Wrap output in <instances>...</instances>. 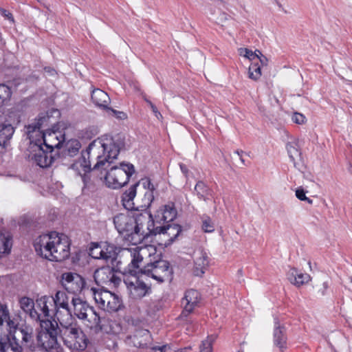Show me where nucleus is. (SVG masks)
<instances>
[{
    "mask_svg": "<svg viewBox=\"0 0 352 352\" xmlns=\"http://www.w3.org/2000/svg\"><path fill=\"white\" fill-rule=\"evenodd\" d=\"M124 144V139L120 135H102L89 144L71 168L78 175L83 176L90 170L91 164H94V168H98L105 163L111 164L117 158Z\"/></svg>",
    "mask_w": 352,
    "mask_h": 352,
    "instance_id": "f257e3e1",
    "label": "nucleus"
},
{
    "mask_svg": "<svg viewBox=\"0 0 352 352\" xmlns=\"http://www.w3.org/2000/svg\"><path fill=\"white\" fill-rule=\"evenodd\" d=\"M113 217V224L120 234L133 245L148 237L153 228L151 215L147 211L129 210Z\"/></svg>",
    "mask_w": 352,
    "mask_h": 352,
    "instance_id": "f03ea898",
    "label": "nucleus"
},
{
    "mask_svg": "<svg viewBox=\"0 0 352 352\" xmlns=\"http://www.w3.org/2000/svg\"><path fill=\"white\" fill-rule=\"evenodd\" d=\"M70 245L67 235L56 232L40 235L34 241L35 251L39 256L56 262L69 257Z\"/></svg>",
    "mask_w": 352,
    "mask_h": 352,
    "instance_id": "7ed1b4c3",
    "label": "nucleus"
},
{
    "mask_svg": "<svg viewBox=\"0 0 352 352\" xmlns=\"http://www.w3.org/2000/svg\"><path fill=\"white\" fill-rule=\"evenodd\" d=\"M154 186L148 178L141 179L123 193V206L127 210L146 211L154 199Z\"/></svg>",
    "mask_w": 352,
    "mask_h": 352,
    "instance_id": "20e7f679",
    "label": "nucleus"
},
{
    "mask_svg": "<svg viewBox=\"0 0 352 352\" xmlns=\"http://www.w3.org/2000/svg\"><path fill=\"white\" fill-rule=\"evenodd\" d=\"M10 334L9 342L0 338V352H22L23 348L32 349L34 346L33 329L27 325H21V328L15 327L12 322H10Z\"/></svg>",
    "mask_w": 352,
    "mask_h": 352,
    "instance_id": "39448f33",
    "label": "nucleus"
},
{
    "mask_svg": "<svg viewBox=\"0 0 352 352\" xmlns=\"http://www.w3.org/2000/svg\"><path fill=\"white\" fill-rule=\"evenodd\" d=\"M60 332L64 344L70 349L83 351L87 346L88 340L76 322L67 320V324L60 323Z\"/></svg>",
    "mask_w": 352,
    "mask_h": 352,
    "instance_id": "423d86ee",
    "label": "nucleus"
},
{
    "mask_svg": "<svg viewBox=\"0 0 352 352\" xmlns=\"http://www.w3.org/2000/svg\"><path fill=\"white\" fill-rule=\"evenodd\" d=\"M39 322L41 330L37 336L38 344L47 351L60 352L57 340L58 329L56 322L48 319H43Z\"/></svg>",
    "mask_w": 352,
    "mask_h": 352,
    "instance_id": "0eeeda50",
    "label": "nucleus"
},
{
    "mask_svg": "<svg viewBox=\"0 0 352 352\" xmlns=\"http://www.w3.org/2000/svg\"><path fill=\"white\" fill-rule=\"evenodd\" d=\"M134 172V166L131 164L122 163L119 166H112L105 175V184L109 188H120L127 184Z\"/></svg>",
    "mask_w": 352,
    "mask_h": 352,
    "instance_id": "6e6552de",
    "label": "nucleus"
},
{
    "mask_svg": "<svg viewBox=\"0 0 352 352\" xmlns=\"http://www.w3.org/2000/svg\"><path fill=\"white\" fill-rule=\"evenodd\" d=\"M60 113L58 109H52L45 113L40 114L38 118L28 126V133L30 140H34L35 135L38 131L49 129L48 128L55 129L58 126V120Z\"/></svg>",
    "mask_w": 352,
    "mask_h": 352,
    "instance_id": "1a4fd4ad",
    "label": "nucleus"
},
{
    "mask_svg": "<svg viewBox=\"0 0 352 352\" xmlns=\"http://www.w3.org/2000/svg\"><path fill=\"white\" fill-rule=\"evenodd\" d=\"M71 302L73 306L74 314L79 320H82L85 326L89 329L98 327L99 315L92 307L77 297H73Z\"/></svg>",
    "mask_w": 352,
    "mask_h": 352,
    "instance_id": "9d476101",
    "label": "nucleus"
},
{
    "mask_svg": "<svg viewBox=\"0 0 352 352\" xmlns=\"http://www.w3.org/2000/svg\"><path fill=\"white\" fill-rule=\"evenodd\" d=\"M126 252L132 257L131 264L129 265V267L132 268L129 270L131 273L135 272L136 269L141 270L142 263H144L146 265H147L148 263H153V261L157 256L156 255V248L152 245L131 248L126 249Z\"/></svg>",
    "mask_w": 352,
    "mask_h": 352,
    "instance_id": "9b49d317",
    "label": "nucleus"
},
{
    "mask_svg": "<svg viewBox=\"0 0 352 352\" xmlns=\"http://www.w3.org/2000/svg\"><path fill=\"white\" fill-rule=\"evenodd\" d=\"M91 292L96 303L104 311L116 312L123 307L122 299L114 293L94 288H91Z\"/></svg>",
    "mask_w": 352,
    "mask_h": 352,
    "instance_id": "f8f14e48",
    "label": "nucleus"
},
{
    "mask_svg": "<svg viewBox=\"0 0 352 352\" xmlns=\"http://www.w3.org/2000/svg\"><path fill=\"white\" fill-rule=\"evenodd\" d=\"M64 141L65 135L58 127L38 131L34 140H30L31 143L41 144L50 151H53L54 148H58Z\"/></svg>",
    "mask_w": 352,
    "mask_h": 352,
    "instance_id": "ddd939ff",
    "label": "nucleus"
},
{
    "mask_svg": "<svg viewBox=\"0 0 352 352\" xmlns=\"http://www.w3.org/2000/svg\"><path fill=\"white\" fill-rule=\"evenodd\" d=\"M54 306V316L59 323L67 324V320H74L72 311L69 308V298L64 291H57L52 296Z\"/></svg>",
    "mask_w": 352,
    "mask_h": 352,
    "instance_id": "4468645a",
    "label": "nucleus"
},
{
    "mask_svg": "<svg viewBox=\"0 0 352 352\" xmlns=\"http://www.w3.org/2000/svg\"><path fill=\"white\" fill-rule=\"evenodd\" d=\"M142 278V276L139 277L131 274L124 280L129 295L133 299H141L151 292L150 286L144 283Z\"/></svg>",
    "mask_w": 352,
    "mask_h": 352,
    "instance_id": "2eb2a0df",
    "label": "nucleus"
},
{
    "mask_svg": "<svg viewBox=\"0 0 352 352\" xmlns=\"http://www.w3.org/2000/svg\"><path fill=\"white\" fill-rule=\"evenodd\" d=\"M142 274L158 282H163L166 278H168L170 274L169 264L166 261L158 260L153 263H148L147 265L141 268Z\"/></svg>",
    "mask_w": 352,
    "mask_h": 352,
    "instance_id": "dca6fc26",
    "label": "nucleus"
},
{
    "mask_svg": "<svg viewBox=\"0 0 352 352\" xmlns=\"http://www.w3.org/2000/svg\"><path fill=\"white\" fill-rule=\"evenodd\" d=\"M61 285L69 294H80L85 287L84 278L77 273L65 272L60 278Z\"/></svg>",
    "mask_w": 352,
    "mask_h": 352,
    "instance_id": "f3484780",
    "label": "nucleus"
},
{
    "mask_svg": "<svg viewBox=\"0 0 352 352\" xmlns=\"http://www.w3.org/2000/svg\"><path fill=\"white\" fill-rule=\"evenodd\" d=\"M94 280L98 285H107L110 287H116L121 283V279L110 267H104L96 270Z\"/></svg>",
    "mask_w": 352,
    "mask_h": 352,
    "instance_id": "a211bd4d",
    "label": "nucleus"
},
{
    "mask_svg": "<svg viewBox=\"0 0 352 352\" xmlns=\"http://www.w3.org/2000/svg\"><path fill=\"white\" fill-rule=\"evenodd\" d=\"M200 299V294L197 290L192 289L187 290L182 300L183 310L179 318L182 320H186L189 314L198 306Z\"/></svg>",
    "mask_w": 352,
    "mask_h": 352,
    "instance_id": "6ab92c4d",
    "label": "nucleus"
},
{
    "mask_svg": "<svg viewBox=\"0 0 352 352\" xmlns=\"http://www.w3.org/2000/svg\"><path fill=\"white\" fill-rule=\"evenodd\" d=\"M116 251L113 245L107 243H93L89 249V255L95 259L106 261L115 258Z\"/></svg>",
    "mask_w": 352,
    "mask_h": 352,
    "instance_id": "aec40b11",
    "label": "nucleus"
},
{
    "mask_svg": "<svg viewBox=\"0 0 352 352\" xmlns=\"http://www.w3.org/2000/svg\"><path fill=\"white\" fill-rule=\"evenodd\" d=\"M151 335L146 329L137 330L133 335L126 338V343L138 348L148 347L151 343Z\"/></svg>",
    "mask_w": 352,
    "mask_h": 352,
    "instance_id": "412c9836",
    "label": "nucleus"
},
{
    "mask_svg": "<svg viewBox=\"0 0 352 352\" xmlns=\"http://www.w3.org/2000/svg\"><path fill=\"white\" fill-rule=\"evenodd\" d=\"M181 227L175 223H168L163 226L156 227L154 229L155 234H159L162 239L165 241V245L171 243L180 234Z\"/></svg>",
    "mask_w": 352,
    "mask_h": 352,
    "instance_id": "4be33fe9",
    "label": "nucleus"
},
{
    "mask_svg": "<svg viewBox=\"0 0 352 352\" xmlns=\"http://www.w3.org/2000/svg\"><path fill=\"white\" fill-rule=\"evenodd\" d=\"M194 262L193 274L195 276H201L208 265V257L207 253L202 250H197L193 252Z\"/></svg>",
    "mask_w": 352,
    "mask_h": 352,
    "instance_id": "5701e85b",
    "label": "nucleus"
},
{
    "mask_svg": "<svg viewBox=\"0 0 352 352\" xmlns=\"http://www.w3.org/2000/svg\"><path fill=\"white\" fill-rule=\"evenodd\" d=\"M36 150L34 154V160L38 166L42 168H46L52 165L54 162V157L52 155V151L44 148L42 145H35Z\"/></svg>",
    "mask_w": 352,
    "mask_h": 352,
    "instance_id": "b1692460",
    "label": "nucleus"
},
{
    "mask_svg": "<svg viewBox=\"0 0 352 352\" xmlns=\"http://www.w3.org/2000/svg\"><path fill=\"white\" fill-rule=\"evenodd\" d=\"M98 327L91 328L95 332L102 331L107 334L116 336L122 331V327L116 321L113 320H104L101 324V319L99 316Z\"/></svg>",
    "mask_w": 352,
    "mask_h": 352,
    "instance_id": "393cba45",
    "label": "nucleus"
},
{
    "mask_svg": "<svg viewBox=\"0 0 352 352\" xmlns=\"http://www.w3.org/2000/svg\"><path fill=\"white\" fill-rule=\"evenodd\" d=\"M19 305L21 309L25 313L29 314L31 318L36 321H41L42 320L41 315L35 308V303L32 298L26 296L21 298L19 299Z\"/></svg>",
    "mask_w": 352,
    "mask_h": 352,
    "instance_id": "a878e982",
    "label": "nucleus"
},
{
    "mask_svg": "<svg viewBox=\"0 0 352 352\" xmlns=\"http://www.w3.org/2000/svg\"><path fill=\"white\" fill-rule=\"evenodd\" d=\"M289 281L296 287L308 283L311 278L309 274L302 273L296 268H291L287 273Z\"/></svg>",
    "mask_w": 352,
    "mask_h": 352,
    "instance_id": "bb28decb",
    "label": "nucleus"
},
{
    "mask_svg": "<svg viewBox=\"0 0 352 352\" xmlns=\"http://www.w3.org/2000/svg\"><path fill=\"white\" fill-rule=\"evenodd\" d=\"M91 100L95 105L103 109H108L111 102L109 95L100 89H95L92 91Z\"/></svg>",
    "mask_w": 352,
    "mask_h": 352,
    "instance_id": "cd10ccee",
    "label": "nucleus"
},
{
    "mask_svg": "<svg viewBox=\"0 0 352 352\" xmlns=\"http://www.w3.org/2000/svg\"><path fill=\"white\" fill-rule=\"evenodd\" d=\"M177 210L173 204H169L157 211L156 219L166 223L173 221L177 217Z\"/></svg>",
    "mask_w": 352,
    "mask_h": 352,
    "instance_id": "c85d7f7f",
    "label": "nucleus"
},
{
    "mask_svg": "<svg viewBox=\"0 0 352 352\" xmlns=\"http://www.w3.org/2000/svg\"><path fill=\"white\" fill-rule=\"evenodd\" d=\"M36 309L41 313V319L43 317H48L50 315V311L52 306H54L52 296H42L38 298L36 300Z\"/></svg>",
    "mask_w": 352,
    "mask_h": 352,
    "instance_id": "c756f323",
    "label": "nucleus"
},
{
    "mask_svg": "<svg viewBox=\"0 0 352 352\" xmlns=\"http://www.w3.org/2000/svg\"><path fill=\"white\" fill-rule=\"evenodd\" d=\"M80 146L78 140H70L65 145L64 155L68 157L76 156L78 153Z\"/></svg>",
    "mask_w": 352,
    "mask_h": 352,
    "instance_id": "7c9ffc66",
    "label": "nucleus"
},
{
    "mask_svg": "<svg viewBox=\"0 0 352 352\" xmlns=\"http://www.w3.org/2000/svg\"><path fill=\"white\" fill-rule=\"evenodd\" d=\"M14 131V128L10 124H0V144L9 140L12 138Z\"/></svg>",
    "mask_w": 352,
    "mask_h": 352,
    "instance_id": "2f4dec72",
    "label": "nucleus"
},
{
    "mask_svg": "<svg viewBox=\"0 0 352 352\" xmlns=\"http://www.w3.org/2000/svg\"><path fill=\"white\" fill-rule=\"evenodd\" d=\"M274 342L280 350L285 348L286 344V338L283 329L280 325L276 326L274 331Z\"/></svg>",
    "mask_w": 352,
    "mask_h": 352,
    "instance_id": "473e14b6",
    "label": "nucleus"
},
{
    "mask_svg": "<svg viewBox=\"0 0 352 352\" xmlns=\"http://www.w3.org/2000/svg\"><path fill=\"white\" fill-rule=\"evenodd\" d=\"M5 322L7 323L8 333L10 334V322H12L15 324V327L21 328L18 323L10 318L9 311L6 306L0 305V325H2Z\"/></svg>",
    "mask_w": 352,
    "mask_h": 352,
    "instance_id": "72a5a7b5",
    "label": "nucleus"
},
{
    "mask_svg": "<svg viewBox=\"0 0 352 352\" xmlns=\"http://www.w3.org/2000/svg\"><path fill=\"white\" fill-rule=\"evenodd\" d=\"M287 150L289 158L293 162L294 166L296 167V160L300 158V152L299 151L297 142H289L287 144Z\"/></svg>",
    "mask_w": 352,
    "mask_h": 352,
    "instance_id": "f704fd0d",
    "label": "nucleus"
},
{
    "mask_svg": "<svg viewBox=\"0 0 352 352\" xmlns=\"http://www.w3.org/2000/svg\"><path fill=\"white\" fill-rule=\"evenodd\" d=\"M12 94V90L8 86L0 84V107L10 102Z\"/></svg>",
    "mask_w": 352,
    "mask_h": 352,
    "instance_id": "c9c22d12",
    "label": "nucleus"
},
{
    "mask_svg": "<svg viewBox=\"0 0 352 352\" xmlns=\"http://www.w3.org/2000/svg\"><path fill=\"white\" fill-rule=\"evenodd\" d=\"M12 248V241L9 236L0 233V256L5 253H9Z\"/></svg>",
    "mask_w": 352,
    "mask_h": 352,
    "instance_id": "e433bc0d",
    "label": "nucleus"
},
{
    "mask_svg": "<svg viewBox=\"0 0 352 352\" xmlns=\"http://www.w3.org/2000/svg\"><path fill=\"white\" fill-rule=\"evenodd\" d=\"M201 229L204 232H212L215 230V225L212 219L206 215L201 217Z\"/></svg>",
    "mask_w": 352,
    "mask_h": 352,
    "instance_id": "4c0bfd02",
    "label": "nucleus"
},
{
    "mask_svg": "<svg viewBox=\"0 0 352 352\" xmlns=\"http://www.w3.org/2000/svg\"><path fill=\"white\" fill-rule=\"evenodd\" d=\"M261 76V67L257 63H252L249 67L248 77L253 80H257Z\"/></svg>",
    "mask_w": 352,
    "mask_h": 352,
    "instance_id": "58836bf2",
    "label": "nucleus"
},
{
    "mask_svg": "<svg viewBox=\"0 0 352 352\" xmlns=\"http://www.w3.org/2000/svg\"><path fill=\"white\" fill-rule=\"evenodd\" d=\"M195 190L200 199L206 200L209 192V189L202 182H198L195 187Z\"/></svg>",
    "mask_w": 352,
    "mask_h": 352,
    "instance_id": "ea45409f",
    "label": "nucleus"
},
{
    "mask_svg": "<svg viewBox=\"0 0 352 352\" xmlns=\"http://www.w3.org/2000/svg\"><path fill=\"white\" fill-rule=\"evenodd\" d=\"M214 339V337L208 336L204 340L200 346V352H212V343Z\"/></svg>",
    "mask_w": 352,
    "mask_h": 352,
    "instance_id": "a19ab883",
    "label": "nucleus"
},
{
    "mask_svg": "<svg viewBox=\"0 0 352 352\" xmlns=\"http://www.w3.org/2000/svg\"><path fill=\"white\" fill-rule=\"evenodd\" d=\"M239 54L240 56L248 58L250 60H253L256 58V52H252L248 48L239 49Z\"/></svg>",
    "mask_w": 352,
    "mask_h": 352,
    "instance_id": "79ce46f5",
    "label": "nucleus"
},
{
    "mask_svg": "<svg viewBox=\"0 0 352 352\" xmlns=\"http://www.w3.org/2000/svg\"><path fill=\"white\" fill-rule=\"evenodd\" d=\"M105 110L107 111L109 116L115 117L118 120H124L127 118V116L124 112L111 109L109 107H108V109H106Z\"/></svg>",
    "mask_w": 352,
    "mask_h": 352,
    "instance_id": "37998d69",
    "label": "nucleus"
},
{
    "mask_svg": "<svg viewBox=\"0 0 352 352\" xmlns=\"http://www.w3.org/2000/svg\"><path fill=\"white\" fill-rule=\"evenodd\" d=\"M296 197L300 201H307L309 204H312L313 201L306 196V192L302 187L298 188L296 191Z\"/></svg>",
    "mask_w": 352,
    "mask_h": 352,
    "instance_id": "c03bdc74",
    "label": "nucleus"
},
{
    "mask_svg": "<svg viewBox=\"0 0 352 352\" xmlns=\"http://www.w3.org/2000/svg\"><path fill=\"white\" fill-rule=\"evenodd\" d=\"M292 120L296 124H303L306 122L307 119L303 114L295 112L292 116Z\"/></svg>",
    "mask_w": 352,
    "mask_h": 352,
    "instance_id": "a18cd8bd",
    "label": "nucleus"
},
{
    "mask_svg": "<svg viewBox=\"0 0 352 352\" xmlns=\"http://www.w3.org/2000/svg\"><path fill=\"white\" fill-rule=\"evenodd\" d=\"M144 99L146 101V102L148 104V106L151 107L153 113H154L155 116L157 118V120H161L162 119V116L161 113L157 110L155 105L149 100L146 97L144 96Z\"/></svg>",
    "mask_w": 352,
    "mask_h": 352,
    "instance_id": "49530a36",
    "label": "nucleus"
},
{
    "mask_svg": "<svg viewBox=\"0 0 352 352\" xmlns=\"http://www.w3.org/2000/svg\"><path fill=\"white\" fill-rule=\"evenodd\" d=\"M0 14L4 16L6 19L10 20L12 22H14V19L11 13L8 12L4 9H0Z\"/></svg>",
    "mask_w": 352,
    "mask_h": 352,
    "instance_id": "de8ad7c7",
    "label": "nucleus"
},
{
    "mask_svg": "<svg viewBox=\"0 0 352 352\" xmlns=\"http://www.w3.org/2000/svg\"><path fill=\"white\" fill-rule=\"evenodd\" d=\"M258 52L259 53V54H261V57H259L258 59L261 64L262 65H267L268 63V59L264 55L262 54L261 51H258Z\"/></svg>",
    "mask_w": 352,
    "mask_h": 352,
    "instance_id": "09e8293b",
    "label": "nucleus"
},
{
    "mask_svg": "<svg viewBox=\"0 0 352 352\" xmlns=\"http://www.w3.org/2000/svg\"><path fill=\"white\" fill-rule=\"evenodd\" d=\"M328 287L329 284L327 281L322 283V287L319 289V292L321 293L322 295H324Z\"/></svg>",
    "mask_w": 352,
    "mask_h": 352,
    "instance_id": "8fccbe9b",
    "label": "nucleus"
},
{
    "mask_svg": "<svg viewBox=\"0 0 352 352\" xmlns=\"http://www.w3.org/2000/svg\"><path fill=\"white\" fill-rule=\"evenodd\" d=\"M179 166H180V169H181V171L182 172V173L184 175V176L186 178H188V168L184 164H180Z\"/></svg>",
    "mask_w": 352,
    "mask_h": 352,
    "instance_id": "3c124183",
    "label": "nucleus"
},
{
    "mask_svg": "<svg viewBox=\"0 0 352 352\" xmlns=\"http://www.w3.org/2000/svg\"><path fill=\"white\" fill-rule=\"evenodd\" d=\"M153 350L155 352H166V345H163L162 346L153 347Z\"/></svg>",
    "mask_w": 352,
    "mask_h": 352,
    "instance_id": "603ef678",
    "label": "nucleus"
},
{
    "mask_svg": "<svg viewBox=\"0 0 352 352\" xmlns=\"http://www.w3.org/2000/svg\"><path fill=\"white\" fill-rule=\"evenodd\" d=\"M243 152L242 151H239V150H237V151H234V154L237 155L239 157V160H241V163H242L243 164H244V160H243V158L242 157V154H243Z\"/></svg>",
    "mask_w": 352,
    "mask_h": 352,
    "instance_id": "864d4df0",
    "label": "nucleus"
},
{
    "mask_svg": "<svg viewBox=\"0 0 352 352\" xmlns=\"http://www.w3.org/2000/svg\"><path fill=\"white\" fill-rule=\"evenodd\" d=\"M45 71L49 73L50 75H54L55 74V70L54 69H51L50 67L45 68Z\"/></svg>",
    "mask_w": 352,
    "mask_h": 352,
    "instance_id": "5fc2aeb1",
    "label": "nucleus"
},
{
    "mask_svg": "<svg viewBox=\"0 0 352 352\" xmlns=\"http://www.w3.org/2000/svg\"><path fill=\"white\" fill-rule=\"evenodd\" d=\"M166 352H175V351L173 350H172L169 346L166 345Z\"/></svg>",
    "mask_w": 352,
    "mask_h": 352,
    "instance_id": "6e6d98bb",
    "label": "nucleus"
},
{
    "mask_svg": "<svg viewBox=\"0 0 352 352\" xmlns=\"http://www.w3.org/2000/svg\"><path fill=\"white\" fill-rule=\"evenodd\" d=\"M258 50H256L255 52H256V58H258L259 59V57H261V54H259V53L258 52Z\"/></svg>",
    "mask_w": 352,
    "mask_h": 352,
    "instance_id": "4d7b16f0",
    "label": "nucleus"
},
{
    "mask_svg": "<svg viewBox=\"0 0 352 352\" xmlns=\"http://www.w3.org/2000/svg\"><path fill=\"white\" fill-rule=\"evenodd\" d=\"M134 89L137 91H140L139 87L137 85H134Z\"/></svg>",
    "mask_w": 352,
    "mask_h": 352,
    "instance_id": "13d9d810",
    "label": "nucleus"
},
{
    "mask_svg": "<svg viewBox=\"0 0 352 352\" xmlns=\"http://www.w3.org/2000/svg\"><path fill=\"white\" fill-rule=\"evenodd\" d=\"M277 5L280 8H282V5L280 3H277Z\"/></svg>",
    "mask_w": 352,
    "mask_h": 352,
    "instance_id": "bf43d9fd",
    "label": "nucleus"
},
{
    "mask_svg": "<svg viewBox=\"0 0 352 352\" xmlns=\"http://www.w3.org/2000/svg\"><path fill=\"white\" fill-rule=\"evenodd\" d=\"M351 282H352V278H351Z\"/></svg>",
    "mask_w": 352,
    "mask_h": 352,
    "instance_id": "052dcab7",
    "label": "nucleus"
}]
</instances>
